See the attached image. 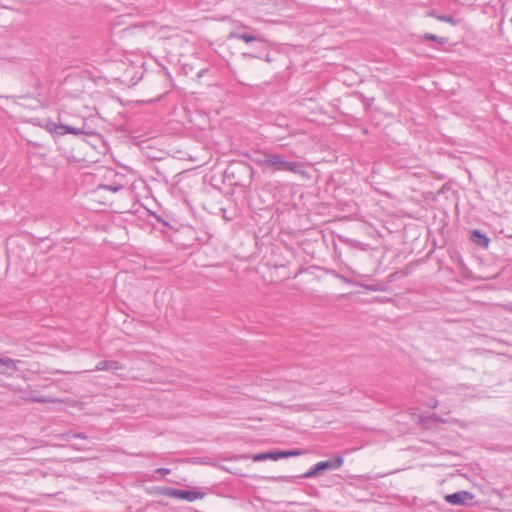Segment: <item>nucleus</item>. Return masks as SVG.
Listing matches in <instances>:
<instances>
[{
	"label": "nucleus",
	"mask_w": 512,
	"mask_h": 512,
	"mask_svg": "<svg viewBox=\"0 0 512 512\" xmlns=\"http://www.w3.org/2000/svg\"><path fill=\"white\" fill-rule=\"evenodd\" d=\"M33 401L34 402H47L48 400L45 398H38V397L34 396Z\"/></svg>",
	"instance_id": "obj_23"
},
{
	"label": "nucleus",
	"mask_w": 512,
	"mask_h": 512,
	"mask_svg": "<svg viewBox=\"0 0 512 512\" xmlns=\"http://www.w3.org/2000/svg\"><path fill=\"white\" fill-rule=\"evenodd\" d=\"M38 485H39V487H41V483H39ZM39 493H40V495H43V496H53V495L59 494L60 491L57 489H52L51 491H46V490L40 488Z\"/></svg>",
	"instance_id": "obj_18"
},
{
	"label": "nucleus",
	"mask_w": 512,
	"mask_h": 512,
	"mask_svg": "<svg viewBox=\"0 0 512 512\" xmlns=\"http://www.w3.org/2000/svg\"><path fill=\"white\" fill-rule=\"evenodd\" d=\"M61 437L63 439H65L66 441H71L73 439H78V438H80V439H87V436L85 434H83V433H76V432H73L72 430H70V431H68L66 433H63L61 435Z\"/></svg>",
	"instance_id": "obj_14"
},
{
	"label": "nucleus",
	"mask_w": 512,
	"mask_h": 512,
	"mask_svg": "<svg viewBox=\"0 0 512 512\" xmlns=\"http://www.w3.org/2000/svg\"><path fill=\"white\" fill-rule=\"evenodd\" d=\"M50 480L53 482V483H56L58 480L57 478L54 476V475H51L50 476Z\"/></svg>",
	"instance_id": "obj_25"
},
{
	"label": "nucleus",
	"mask_w": 512,
	"mask_h": 512,
	"mask_svg": "<svg viewBox=\"0 0 512 512\" xmlns=\"http://www.w3.org/2000/svg\"><path fill=\"white\" fill-rule=\"evenodd\" d=\"M508 310L512 312V304L508 305Z\"/></svg>",
	"instance_id": "obj_28"
},
{
	"label": "nucleus",
	"mask_w": 512,
	"mask_h": 512,
	"mask_svg": "<svg viewBox=\"0 0 512 512\" xmlns=\"http://www.w3.org/2000/svg\"><path fill=\"white\" fill-rule=\"evenodd\" d=\"M243 56L244 57H250V58L258 57L257 55H254V54H251V53H243Z\"/></svg>",
	"instance_id": "obj_24"
},
{
	"label": "nucleus",
	"mask_w": 512,
	"mask_h": 512,
	"mask_svg": "<svg viewBox=\"0 0 512 512\" xmlns=\"http://www.w3.org/2000/svg\"><path fill=\"white\" fill-rule=\"evenodd\" d=\"M122 188H123V186H121V185H99V187H98V189H103V190L111 191L113 193L118 192Z\"/></svg>",
	"instance_id": "obj_17"
},
{
	"label": "nucleus",
	"mask_w": 512,
	"mask_h": 512,
	"mask_svg": "<svg viewBox=\"0 0 512 512\" xmlns=\"http://www.w3.org/2000/svg\"><path fill=\"white\" fill-rule=\"evenodd\" d=\"M422 39L424 41H434V42H437V43H439L441 45H445L449 41V39L447 37H440V36H437V35L431 34V33H425L422 36Z\"/></svg>",
	"instance_id": "obj_11"
},
{
	"label": "nucleus",
	"mask_w": 512,
	"mask_h": 512,
	"mask_svg": "<svg viewBox=\"0 0 512 512\" xmlns=\"http://www.w3.org/2000/svg\"><path fill=\"white\" fill-rule=\"evenodd\" d=\"M205 493L199 490H181L180 499L188 502H193L198 499L204 498Z\"/></svg>",
	"instance_id": "obj_10"
},
{
	"label": "nucleus",
	"mask_w": 512,
	"mask_h": 512,
	"mask_svg": "<svg viewBox=\"0 0 512 512\" xmlns=\"http://www.w3.org/2000/svg\"><path fill=\"white\" fill-rule=\"evenodd\" d=\"M158 473H161V474H168L170 472L169 469H166V468H160L157 470Z\"/></svg>",
	"instance_id": "obj_22"
},
{
	"label": "nucleus",
	"mask_w": 512,
	"mask_h": 512,
	"mask_svg": "<svg viewBox=\"0 0 512 512\" xmlns=\"http://www.w3.org/2000/svg\"><path fill=\"white\" fill-rule=\"evenodd\" d=\"M343 464V458L341 456H336L333 459H328L325 461H320L312 466L307 472H305L301 477L302 478H313L320 474H323L326 471H332L340 468Z\"/></svg>",
	"instance_id": "obj_3"
},
{
	"label": "nucleus",
	"mask_w": 512,
	"mask_h": 512,
	"mask_svg": "<svg viewBox=\"0 0 512 512\" xmlns=\"http://www.w3.org/2000/svg\"><path fill=\"white\" fill-rule=\"evenodd\" d=\"M122 368H123V365L119 361L105 360V361L98 362V364L95 367V370L96 371H103V370L115 371V370H119Z\"/></svg>",
	"instance_id": "obj_8"
},
{
	"label": "nucleus",
	"mask_w": 512,
	"mask_h": 512,
	"mask_svg": "<svg viewBox=\"0 0 512 512\" xmlns=\"http://www.w3.org/2000/svg\"><path fill=\"white\" fill-rule=\"evenodd\" d=\"M281 452V458H288L293 456H299L303 454L302 450L296 449V450H287V451H280Z\"/></svg>",
	"instance_id": "obj_16"
},
{
	"label": "nucleus",
	"mask_w": 512,
	"mask_h": 512,
	"mask_svg": "<svg viewBox=\"0 0 512 512\" xmlns=\"http://www.w3.org/2000/svg\"><path fill=\"white\" fill-rule=\"evenodd\" d=\"M67 122H68L69 124H78L77 120H76L75 122H72V121H68V120H67Z\"/></svg>",
	"instance_id": "obj_27"
},
{
	"label": "nucleus",
	"mask_w": 512,
	"mask_h": 512,
	"mask_svg": "<svg viewBox=\"0 0 512 512\" xmlns=\"http://www.w3.org/2000/svg\"><path fill=\"white\" fill-rule=\"evenodd\" d=\"M268 168L276 171H288L300 175L304 179H310L309 172L305 169L304 163L298 161H287L283 154L272 153Z\"/></svg>",
	"instance_id": "obj_2"
},
{
	"label": "nucleus",
	"mask_w": 512,
	"mask_h": 512,
	"mask_svg": "<svg viewBox=\"0 0 512 512\" xmlns=\"http://www.w3.org/2000/svg\"><path fill=\"white\" fill-rule=\"evenodd\" d=\"M474 498V494L466 490H460L452 494H447L444 497L447 503L456 506H470L473 504Z\"/></svg>",
	"instance_id": "obj_4"
},
{
	"label": "nucleus",
	"mask_w": 512,
	"mask_h": 512,
	"mask_svg": "<svg viewBox=\"0 0 512 512\" xmlns=\"http://www.w3.org/2000/svg\"><path fill=\"white\" fill-rule=\"evenodd\" d=\"M436 19L438 21H441V22H446V23H450L451 25L453 26H456L459 24V20L454 18L452 15H441V16H436Z\"/></svg>",
	"instance_id": "obj_15"
},
{
	"label": "nucleus",
	"mask_w": 512,
	"mask_h": 512,
	"mask_svg": "<svg viewBox=\"0 0 512 512\" xmlns=\"http://www.w3.org/2000/svg\"><path fill=\"white\" fill-rule=\"evenodd\" d=\"M78 124H69L67 122L66 114L60 113L58 115V121L52 120H38L34 121V125L39 126L40 128H44L47 132H49L54 139H57L60 136L65 134H73V135H83L87 137H99V133H97L92 127L88 125L84 118H76Z\"/></svg>",
	"instance_id": "obj_1"
},
{
	"label": "nucleus",
	"mask_w": 512,
	"mask_h": 512,
	"mask_svg": "<svg viewBox=\"0 0 512 512\" xmlns=\"http://www.w3.org/2000/svg\"><path fill=\"white\" fill-rule=\"evenodd\" d=\"M229 39L235 38L244 41L245 43L257 42L262 46L267 45V41L261 35H251L248 33H242L239 30H233L230 32Z\"/></svg>",
	"instance_id": "obj_5"
},
{
	"label": "nucleus",
	"mask_w": 512,
	"mask_h": 512,
	"mask_svg": "<svg viewBox=\"0 0 512 512\" xmlns=\"http://www.w3.org/2000/svg\"><path fill=\"white\" fill-rule=\"evenodd\" d=\"M12 368H14V362L12 359H10L8 357H5V358L0 357V374L4 373L5 370L12 369Z\"/></svg>",
	"instance_id": "obj_13"
},
{
	"label": "nucleus",
	"mask_w": 512,
	"mask_h": 512,
	"mask_svg": "<svg viewBox=\"0 0 512 512\" xmlns=\"http://www.w3.org/2000/svg\"><path fill=\"white\" fill-rule=\"evenodd\" d=\"M39 90L36 94L34 93V99L39 103L41 107H47L51 103V96L48 87L42 85L37 87Z\"/></svg>",
	"instance_id": "obj_7"
},
{
	"label": "nucleus",
	"mask_w": 512,
	"mask_h": 512,
	"mask_svg": "<svg viewBox=\"0 0 512 512\" xmlns=\"http://www.w3.org/2000/svg\"><path fill=\"white\" fill-rule=\"evenodd\" d=\"M268 459V452L265 453H259L254 455L253 460L254 461H263Z\"/></svg>",
	"instance_id": "obj_20"
},
{
	"label": "nucleus",
	"mask_w": 512,
	"mask_h": 512,
	"mask_svg": "<svg viewBox=\"0 0 512 512\" xmlns=\"http://www.w3.org/2000/svg\"><path fill=\"white\" fill-rule=\"evenodd\" d=\"M470 240L477 246L486 248L489 245V238L479 230H473Z\"/></svg>",
	"instance_id": "obj_9"
},
{
	"label": "nucleus",
	"mask_w": 512,
	"mask_h": 512,
	"mask_svg": "<svg viewBox=\"0 0 512 512\" xmlns=\"http://www.w3.org/2000/svg\"><path fill=\"white\" fill-rule=\"evenodd\" d=\"M181 490L182 489H176V488L167 487V488H163L162 494L167 496V497H169V498L180 499Z\"/></svg>",
	"instance_id": "obj_12"
},
{
	"label": "nucleus",
	"mask_w": 512,
	"mask_h": 512,
	"mask_svg": "<svg viewBox=\"0 0 512 512\" xmlns=\"http://www.w3.org/2000/svg\"><path fill=\"white\" fill-rule=\"evenodd\" d=\"M272 152L257 150L254 151L249 157L256 165L262 168H268Z\"/></svg>",
	"instance_id": "obj_6"
},
{
	"label": "nucleus",
	"mask_w": 512,
	"mask_h": 512,
	"mask_svg": "<svg viewBox=\"0 0 512 512\" xmlns=\"http://www.w3.org/2000/svg\"><path fill=\"white\" fill-rule=\"evenodd\" d=\"M268 459L272 460H279L281 458V452L280 451H269L268 452Z\"/></svg>",
	"instance_id": "obj_19"
},
{
	"label": "nucleus",
	"mask_w": 512,
	"mask_h": 512,
	"mask_svg": "<svg viewBox=\"0 0 512 512\" xmlns=\"http://www.w3.org/2000/svg\"><path fill=\"white\" fill-rule=\"evenodd\" d=\"M428 16L436 18V16H440L437 14L436 10H431L427 13Z\"/></svg>",
	"instance_id": "obj_21"
},
{
	"label": "nucleus",
	"mask_w": 512,
	"mask_h": 512,
	"mask_svg": "<svg viewBox=\"0 0 512 512\" xmlns=\"http://www.w3.org/2000/svg\"><path fill=\"white\" fill-rule=\"evenodd\" d=\"M123 32H124V33H130V29H129V28L124 29V30H123Z\"/></svg>",
	"instance_id": "obj_26"
}]
</instances>
